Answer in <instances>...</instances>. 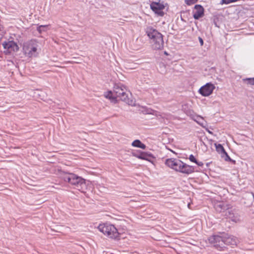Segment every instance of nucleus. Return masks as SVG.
<instances>
[{"instance_id": "nucleus-17", "label": "nucleus", "mask_w": 254, "mask_h": 254, "mask_svg": "<svg viewBox=\"0 0 254 254\" xmlns=\"http://www.w3.org/2000/svg\"><path fill=\"white\" fill-rule=\"evenodd\" d=\"M105 97L106 98H108L112 101H114L116 99V97L113 93V91H110L107 93L105 94Z\"/></svg>"}, {"instance_id": "nucleus-1", "label": "nucleus", "mask_w": 254, "mask_h": 254, "mask_svg": "<svg viewBox=\"0 0 254 254\" xmlns=\"http://www.w3.org/2000/svg\"><path fill=\"white\" fill-rule=\"evenodd\" d=\"M208 241L218 249L221 250L225 247V245L235 246L237 245L238 240L233 236L225 235L223 236L214 235L208 238Z\"/></svg>"}, {"instance_id": "nucleus-7", "label": "nucleus", "mask_w": 254, "mask_h": 254, "mask_svg": "<svg viewBox=\"0 0 254 254\" xmlns=\"http://www.w3.org/2000/svg\"><path fill=\"white\" fill-rule=\"evenodd\" d=\"M177 162V163L174 168V170L175 171L187 174H189L194 172L193 166L187 165L180 160H178Z\"/></svg>"}, {"instance_id": "nucleus-9", "label": "nucleus", "mask_w": 254, "mask_h": 254, "mask_svg": "<svg viewBox=\"0 0 254 254\" xmlns=\"http://www.w3.org/2000/svg\"><path fill=\"white\" fill-rule=\"evenodd\" d=\"M150 7L159 16H163L164 15V12L163 11V9H164L165 6L162 3L159 2H153L150 4Z\"/></svg>"}, {"instance_id": "nucleus-20", "label": "nucleus", "mask_w": 254, "mask_h": 254, "mask_svg": "<svg viewBox=\"0 0 254 254\" xmlns=\"http://www.w3.org/2000/svg\"><path fill=\"white\" fill-rule=\"evenodd\" d=\"M197 1V0H186L185 2L188 5H191L195 2H196Z\"/></svg>"}, {"instance_id": "nucleus-5", "label": "nucleus", "mask_w": 254, "mask_h": 254, "mask_svg": "<svg viewBox=\"0 0 254 254\" xmlns=\"http://www.w3.org/2000/svg\"><path fill=\"white\" fill-rule=\"evenodd\" d=\"M38 41L36 40H31L23 44V50L25 55L28 57H36L38 54Z\"/></svg>"}, {"instance_id": "nucleus-22", "label": "nucleus", "mask_w": 254, "mask_h": 254, "mask_svg": "<svg viewBox=\"0 0 254 254\" xmlns=\"http://www.w3.org/2000/svg\"><path fill=\"white\" fill-rule=\"evenodd\" d=\"M189 160L191 161V162H196V159L195 158L194 156L191 154L189 156Z\"/></svg>"}, {"instance_id": "nucleus-15", "label": "nucleus", "mask_w": 254, "mask_h": 254, "mask_svg": "<svg viewBox=\"0 0 254 254\" xmlns=\"http://www.w3.org/2000/svg\"><path fill=\"white\" fill-rule=\"evenodd\" d=\"M177 161H178V159L173 158L168 159L166 160L165 164L169 167L174 169L176 164L177 163Z\"/></svg>"}, {"instance_id": "nucleus-11", "label": "nucleus", "mask_w": 254, "mask_h": 254, "mask_svg": "<svg viewBox=\"0 0 254 254\" xmlns=\"http://www.w3.org/2000/svg\"><path fill=\"white\" fill-rule=\"evenodd\" d=\"M225 215L233 222H239L241 221V216L235 210H229L226 212Z\"/></svg>"}, {"instance_id": "nucleus-16", "label": "nucleus", "mask_w": 254, "mask_h": 254, "mask_svg": "<svg viewBox=\"0 0 254 254\" xmlns=\"http://www.w3.org/2000/svg\"><path fill=\"white\" fill-rule=\"evenodd\" d=\"M131 145L136 147L140 148L143 149H145L146 145L142 143L139 140L136 139L133 141L131 144Z\"/></svg>"}, {"instance_id": "nucleus-18", "label": "nucleus", "mask_w": 254, "mask_h": 254, "mask_svg": "<svg viewBox=\"0 0 254 254\" xmlns=\"http://www.w3.org/2000/svg\"><path fill=\"white\" fill-rule=\"evenodd\" d=\"M48 29V25H41L37 27V30L40 33L47 31Z\"/></svg>"}, {"instance_id": "nucleus-13", "label": "nucleus", "mask_w": 254, "mask_h": 254, "mask_svg": "<svg viewBox=\"0 0 254 254\" xmlns=\"http://www.w3.org/2000/svg\"><path fill=\"white\" fill-rule=\"evenodd\" d=\"M3 46L5 49L4 52L7 54H12L14 53L16 44L13 41H8L3 43Z\"/></svg>"}, {"instance_id": "nucleus-25", "label": "nucleus", "mask_w": 254, "mask_h": 254, "mask_svg": "<svg viewBox=\"0 0 254 254\" xmlns=\"http://www.w3.org/2000/svg\"><path fill=\"white\" fill-rule=\"evenodd\" d=\"M198 40H199V43L200 44V45L202 46L203 45V41L201 37H199Z\"/></svg>"}, {"instance_id": "nucleus-23", "label": "nucleus", "mask_w": 254, "mask_h": 254, "mask_svg": "<svg viewBox=\"0 0 254 254\" xmlns=\"http://www.w3.org/2000/svg\"><path fill=\"white\" fill-rule=\"evenodd\" d=\"M197 119L198 120L196 121V122L201 126H203V123H201V122L199 121L200 120H202V118L200 117H197Z\"/></svg>"}, {"instance_id": "nucleus-2", "label": "nucleus", "mask_w": 254, "mask_h": 254, "mask_svg": "<svg viewBox=\"0 0 254 254\" xmlns=\"http://www.w3.org/2000/svg\"><path fill=\"white\" fill-rule=\"evenodd\" d=\"M146 33L150 39L152 47L154 50H161L164 47L163 35L151 26L147 27Z\"/></svg>"}, {"instance_id": "nucleus-6", "label": "nucleus", "mask_w": 254, "mask_h": 254, "mask_svg": "<svg viewBox=\"0 0 254 254\" xmlns=\"http://www.w3.org/2000/svg\"><path fill=\"white\" fill-rule=\"evenodd\" d=\"M99 230L111 239H116L119 236L117 228L112 224H103L98 226Z\"/></svg>"}, {"instance_id": "nucleus-4", "label": "nucleus", "mask_w": 254, "mask_h": 254, "mask_svg": "<svg viewBox=\"0 0 254 254\" xmlns=\"http://www.w3.org/2000/svg\"><path fill=\"white\" fill-rule=\"evenodd\" d=\"M127 91L126 87L121 83L116 84L114 85L113 93L116 99L119 98L127 104L132 105L134 104L133 101L128 98Z\"/></svg>"}, {"instance_id": "nucleus-28", "label": "nucleus", "mask_w": 254, "mask_h": 254, "mask_svg": "<svg viewBox=\"0 0 254 254\" xmlns=\"http://www.w3.org/2000/svg\"><path fill=\"white\" fill-rule=\"evenodd\" d=\"M165 54L167 55V53L165 52Z\"/></svg>"}, {"instance_id": "nucleus-24", "label": "nucleus", "mask_w": 254, "mask_h": 254, "mask_svg": "<svg viewBox=\"0 0 254 254\" xmlns=\"http://www.w3.org/2000/svg\"><path fill=\"white\" fill-rule=\"evenodd\" d=\"M198 166H202L203 165V163L202 162H199L196 160V162H195Z\"/></svg>"}, {"instance_id": "nucleus-8", "label": "nucleus", "mask_w": 254, "mask_h": 254, "mask_svg": "<svg viewBox=\"0 0 254 254\" xmlns=\"http://www.w3.org/2000/svg\"><path fill=\"white\" fill-rule=\"evenodd\" d=\"M214 88L215 86L213 84L207 83L199 89V92L203 96H208L212 94Z\"/></svg>"}, {"instance_id": "nucleus-14", "label": "nucleus", "mask_w": 254, "mask_h": 254, "mask_svg": "<svg viewBox=\"0 0 254 254\" xmlns=\"http://www.w3.org/2000/svg\"><path fill=\"white\" fill-rule=\"evenodd\" d=\"M215 145L216 147V151L218 152H219V153H221L222 154L225 155V160L226 161H228V160L231 161V158H230V157L228 155L227 153L226 152L224 147H223V146L221 144L215 143Z\"/></svg>"}, {"instance_id": "nucleus-21", "label": "nucleus", "mask_w": 254, "mask_h": 254, "mask_svg": "<svg viewBox=\"0 0 254 254\" xmlns=\"http://www.w3.org/2000/svg\"><path fill=\"white\" fill-rule=\"evenodd\" d=\"M246 80L248 81L249 84L251 85H254V78H247Z\"/></svg>"}, {"instance_id": "nucleus-26", "label": "nucleus", "mask_w": 254, "mask_h": 254, "mask_svg": "<svg viewBox=\"0 0 254 254\" xmlns=\"http://www.w3.org/2000/svg\"><path fill=\"white\" fill-rule=\"evenodd\" d=\"M18 94L19 96L21 95V94H22V95H24V94L23 93H22L21 92H18Z\"/></svg>"}, {"instance_id": "nucleus-3", "label": "nucleus", "mask_w": 254, "mask_h": 254, "mask_svg": "<svg viewBox=\"0 0 254 254\" xmlns=\"http://www.w3.org/2000/svg\"><path fill=\"white\" fill-rule=\"evenodd\" d=\"M63 180L74 186L77 189L80 190L86 187L85 180L82 178L72 173H65L62 177Z\"/></svg>"}, {"instance_id": "nucleus-27", "label": "nucleus", "mask_w": 254, "mask_h": 254, "mask_svg": "<svg viewBox=\"0 0 254 254\" xmlns=\"http://www.w3.org/2000/svg\"><path fill=\"white\" fill-rule=\"evenodd\" d=\"M16 47H17V50H18V46H17V45L16 46Z\"/></svg>"}, {"instance_id": "nucleus-12", "label": "nucleus", "mask_w": 254, "mask_h": 254, "mask_svg": "<svg viewBox=\"0 0 254 254\" xmlns=\"http://www.w3.org/2000/svg\"><path fill=\"white\" fill-rule=\"evenodd\" d=\"M193 17L195 19H198L204 15V8L200 4H196L192 11Z\"/></svg>"}, {"instance_id": "nucleus-10", "label": "nucleus", "mask_w": 254, "mask_h": 254, "mask_svg": "<svg viewBox=\"0 0 254 254\" xmlns=\"http://www.w3.org/2000/svg\"><path fill=\"white\" fill-rule=\"evenodd\" d=\"M216 210L219 212L228 211L232 208L231 204L224 202H217L214 205Z\"/></svg>"}, {"instance_id": "nucleus-19", "label": "nucleus", "mask_w": 254, "mask_h": 254, "mask_svg": "<svg viewBox=\"0 0 254 254\" xmlns=\"http://www.w3.org/2000/svg\"><path fill=\"white\" fill-rule=\"evenodd\" d=\"M151 157H152V155L147 153H142L138 156L139 158L146 160H149V159Z\"/></svg>"}]
</instances>
